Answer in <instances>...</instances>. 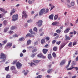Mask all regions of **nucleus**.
<instances>
[{
  "instance_id": "nucleus-15",
  "label": "nucleus",
  "mask_w": 78,
  "mask_h": 78,
  "mask_svg": "<svg viewBox=\"0 0 78 78\" xmlns=\"http://www.w3.org/2000/svg\"><path fill=\"white\" fill-rule=\"evenodd\" d=\"M53 16H54V15H53V14H51L49 16V18L50 19L53 20Z\"/></svg>"
},
{
  "instance_id": "nucleus-29",
  "label": "nucleus",
  "mask_w": 78,
  "mask_h": 78,
  "mask_svg": "<svg viewBox=\"0 0 78 78\" xmlns=\"http://www.w3.org/2000/svg\"><path fill=\"white\" fill-rule=\"evenodd\" d=\"M43 55L41 53L39 54L38 55H37V56L38 57V58H41L42 57V56Z\"/></svg>"
},
{
  "instance_id": "nucleus-26",
  "label": "nucleus",
  "mask_w": 78,
  "mask_h": 78,
  "mask_svg": "<svg viewBox=\"0 0 78 78\" xmlns=\"http://www.w3.org/2000/svg\"><path fill=\"white\" fill-rule=\"evenodd\" d=\"M33 62L34 63H36V64H37L39 63V61L37 60H33Z\"/></svg>"
},
{
  "instance_id": "nucleus-36",
  "label": "nucleus",
  "mask_w": 78,
  "mask_h": 78,
  "mask_svg": "<svg viewBox=\"0 0 78 78\" xmlns=\"http://www.w3.org/2000/svg\"><path fill=\"white\" fill-rule=\"evenodd\" d=\"M15 28H16V26H12L11 28V30H14Z\"/></svg>"
},
{
  "instance_id": "nucleus-34",
  "label": "nucleus",
  "mask_w": 78,
  "mask_h": 78,
  "mask_svg": "<svg viewBox=\"0 0 78 78\" xmlns=\"http://www.w3.org/2000/svg\"><path fill=\"white\" fill-rule=\"evenodd\" d=\"M57 47H54L53 48V50L55 51H56L57 50Z\"/></svg>"
},
{
  "instance_id": "nucleus-31",
  "label": "nucleus",
  "mask_w": 78,
  "mask_h": 78,
  "mask_svg": "<svg viewBox=\"0 0 78 78\" xmlns=\"http://www.w3.org/2000/svg\"><path fill=\"white\" fill-rule=\"evenodd\" d=\"M3 23L4 25H6V24L8 23V22H7V21L5 20L3 21Z\"/></svg>"
},
{
  "instance_id": "nucleus-48",
  "label": "nucleus",
  "mask_w": 78,
  "mask_h": 78,
  "mask_svg": "<svg viewBox=\"0 0 78 78\" xmlns=\"http://www.w3.org/2000/svg\"><path fill=\"white\" fill-rule=\"evenodd\" d=\"M58 35V34L56 33H55L53 35V36L54 37H55L56 36H57Z\"/></svg>"
},
{
  "instance_id": "nucleus-6",
  "label": "nucleus",
  "mask_w": 78,
  "mask_h": 78,
  "mask_svg": "<svg viewBox=\"0 0 78 78\" xmlns=\"http://www.w3.org/2000/svg\"><path fill=\"white\" fill-rule=\"evenodd\" d=\"M0 58L1 59H6V56H5V54L3 53H1V54Z\"/></svg>"
},
{
  "instance_id": "nucleus-1",
  "label": "nucleus",
  "mask_w": 78,
  "mask_h": 78,
  "mask_svg": "<svg viewBox=\"0 0 78 78\" xmlns=\"http://www.w3.org/2000/svg\"><path fill=\"white\" fill-rule=\"evenodd\" d=\"M12 17V20L15 22L16 20L18 19V15L16 14V15H13Z\"/></svg>"
},
{
  "instance_id": "nucleus-21",
  "label": "nucleus",
  "mask_w": 78,
  "mask_h": 78,
  "mask_svg": "<svg viewBox=\"0 0 78 78\" xmlns=\"http://www.w3.org/2000/svg\"><path fill=\"white\" fill-rule=\"evenodd\" d=\"M15 12V10L14 8H13L12 9V10L11 12H10V15H12L13 14H14Z\"/></svg>"
},
{
  "instance_id": "nucleus-19",
  "label": "nucleus",
  "mask_w": 78,
  "mask_h": 78,
  "mask_svg": "<svg viewBox=\"0 0 78 78\" xmlns=\"http://www.w3.org/2000/svg\"><path fill=\"white\" fill-rule=\"evenodd\" d=\"M69 30H70V28H67L64 31L65 33H67L69 31Z\"/></svg>"
},
{
  "instance_id": "nucleus-13",
  "label": "nucleus",
  "mask_w": 78,
  "mask_h": 78,
  "mask_svg": "<svg viewBox=\"0 0 78 78\" xmlns=\"http://www.w3.org/2000/svg\"><path fill=\"white\" fill-rule=\"evenodd\" d=\"M71 62H72V60H70L69 61L68 64L67 65V66H66L65 67V68L66 69H67V68H68V67H69V66H70V63Z\"/></svg>"
},
{
  "instance_id": "nucleus-40",
  "label": "nucleus",
  "mask_w": 78,
  "mask_h": 78,
  "mask_svg": "<svg viewBox=\"0 0 78 78\" xmlns=\"http://www.w3.org/2000/svg\"><path fill=\"white\" fill-rule=\"evenodd\" d=\"M42 77V76L41 75H38L37 77H36L35 78H41Z\"/></svg>"
},
{
  "instance_id": "nucleus-5",
  "label": "nucleus",
  "mask_w": 78,
  "mask_h": 78,
  "mask_svg": "<svg viewBox=\"0 0 78 78\" xmlns=\"http://www.w3.org/2000/svg\"><path fill=\"white\" fill-rule=\"evenodd\" d=\"M22 14L23 15L22 16V19H23V17H25V18H27L28 17V15L27 14V12H26L23 11L22 12Z\"/></svg>"
},
{
  "instance_id": "nucleus-63",
  "label": "nucleus",
  "mask_w": 78,
  "mask_h": 78,
  "mask_svg": "<svg viewBox=\"0 0 78 78\" xmlns=\"http://www.w3.org/2000/svg\"><path fill=\"white\" fill-rule=\"evenodd\" d=\"M76 61H78V56H77L76 58Z\"/></svg>"
},
{
  "instance_id": "nucleus-58",
  "label": "nucleus",
  "mask_w": 78,
  "mask_h": 78,
  "mask_svg": "<svg viewBox=\"0 0 78 78\" xmlns=\"http://www.w3.org/2000/svg\"><path fill=\"white\" fill-rule=\"evenodd\" d=\"M75 55H78V51H76V52L75 53Z\"/></svg>"
},
{
  "instance_id": "nucleus-47",
  "label": "nucleus",
  "mask_w": 78,
  "mask_h": 78,
  "mask_svg": "<svg viewBox=\"0 0 78 78\" xmlns=\"http://www.w3.org/2000/svg\"><path fill=\"white\" fill-rule=\"evenodd\" d=\"M41 58H43V59H45V58H46V56H44V55H43Z\"/></svg>"
},
{
  "instance_id": "nucleus-44",
  "label": "nucleus",
  "mask_w": 78,
  "mask_h": 78,
  "mask_svg": "<svg viewBox=\"0 0 78 78\" xmlns=\"http://www.w3.org/2000/svg\"><path fill=\"white\" fill-rule=\"evenodd\" d=\"M36 54L35 53H34V54H32L31 55V57H32V58H34V56H36Z\"/></svg>"
},
{
  "instance_id": "nucleus-56",
  "label": "nucleus",
  "mask_w": 78,
  "mask_h": 78,
  "mask_svg": "<svg viewBox=\"0 0 78 78\" xmlns=\"http://www.w3.org/2000/svg\"><path fill=\"white\" fill-rule=\"evenodd\" d=\"M12 73H17V71L15 70H14V71H12Z\"/></svg>"
},
{
  "instance_id": "nucleus-14",
  "label": "nucleus",
  "mask_w": 78,
  "mask_h": 78,
  "mask_svg": "<svg viewBox=\"0 0 78 78\" xmlns=\"http://www.w3.org/2000/svg\"><path fill=\"white\" fill-rule=\"evenodd\" d=\"M0 11H2V12H4L5 14H6V13L7 12V11H5V10L4 9L2 8H0Z\"/></svg>"
},
{
  "instance_id": "nucleus-42",
  "label": "nucleus",
  "mask_w": 78,
  "mask_h": 78,
  "mask_svg": "<svg viewBox=\"0 0 78 78\" xmlns=\"http://www.w3.org/2000/svg\"><path fill=\"white\" fill-rule=\"evenodd\" d=\"M72 43L71 42L69 43V44H68V46L69 47H71L72 46Z\"/></svg>"
},
{
  "instance_id": "nucleus-53",
  "label": "nucleus",
  "mask_w": 78,
  "mask_h": 78,
  "mask_svg": "<svg viewBox=\"0 0 78 78\" xmlns=\"http://www.w3.org/2000/svg\"><path fill=\"white\" fill-rule=\"evenodd\" d=\"M44 34V32H42V33H41V34H40V36H43V35Z\"/></svg>"
},
{
  "instance_id": "nucleus-28",
  "label": "nucleus",
  "mask_w": 78,
  "mask_h": 78,
  "mask_svg": "<svg viewBox=\"0 0 78 78\" xmlns=\"http://www.w3.org/2000/svg\"><path fill=\"white\" fill-rule=\"evenodd\" d=\"M17 62V60H15L13 62L12 64H13V65H14L16 64Z\"/></svg>"
},
{
  "instance_id": "nucleus-39",
  "label": "nucleus",
  "mask_w": 78,
  "mask_h": 78,
  "mask_svg": "<svg viewBox=\"0 0 78 78\" xmlns=\"http://www.w3.org/2000/svg\"><path fill=\"white\" fill-rule=\"evenodd\" d=\"M52 55L53 56V57H54V58H56V53L55 52H53L52 53Z\"/></svg>"
},
{
  "instance_id": "nucleus-22",
  "label": "nucleus",
  "mask_w": 78,
  "mask_h": 78,
  "mask_svg": "<svg viewBox=\"0 0 78 78\" xmlns=\"http://www.w3.org/2000/svg\"><path fill=\"white\" fill-rule=\"evenodd\" d=\"M10 70H16V68H15L14 66H12L11 67Z\"/></svg>"
},
{
  "instance_id": "nucleus-55",
  "label": "nucleus",
  "mask_w": 78,
  "mask_h": 78,
  "mask_svg": "<svg viewBox=\"0 0 78 78\" xmlns=\"http://www.w3.org/2000/svg\"><path fill=\"white\" fill-rule=\"evenodd\" d=\"M3 17V14H0V18H2V17Z\"/></svg>"
},
{
  "instance_id": "nucleus-23",
  "label": "nucleus",
  "mask_w": 78,
  "mask_h": 78,
  "mask_svg": "<svg viewBox=\"0 0 78 78\" xmlns=\"http://www.w3.org/2000/svg\"><path fill=\"white\" fill-rule=\"evenodd\" d=\"M12 43H8L6 45L7 47H11L12 46Z\"/></svg>"
},
{
  "instance_id": "nucleus-25",
  "label": "nucleus",
  "mask_w": 78,
  "mask_h": 78,
  "mask_svg": "<svg viewBox=\"0 0 78 78\" xmlns=\"http://www.w3.org/2000/svg\"><path fill=\"white\" fill-rule=\"evenodd\" d=\"M29 32L32 34H35V33L34 32H33V30L32 29H30L29 30Z\"/></svg>"
},
{
  "instance_id": "nucleus-60",
  "label": "nucleus",
  "mask_w": 78,
  "mask_h": 78,
  "mask_svg": "<svg viewBox=\"0 0 78 78\" xmlns=\"http://www.w3.org/2000/svg\"><path fill=\"white\" fill-rule=\"evenodd\" d=\"M33 47L32 46H29L27 47V48L29 49V48H31Z\"/></svg>"
},
{
  "instance_id": "nucleus-27",
  "label": "nucleus",
  "mask_w": 78,
  "mask_h": 78,
  "mask_svg": "<svg viewBox=\"0 0 78 78\" xmlns=\"http://www.w3.org/2000/svg\"><path fill=\"white\" fill-rule=\"evenodd\" d=\"M45 42V40L44 39H43L41 41V44H44Z\"/></svg>"
},
{
  "instance_id": "nucleus-64",
  "label": "nucleus",
  "mask_w": 78,
  "mask_h": 78,
  "mask_svg": "<svg viewBox=\"0 0 78 78\" xmlns=\"http://www.w3.org/2000/svg\"><path fill=\"white\" fill-rule=\"evenodd\" d=\"M34 13V11H32L31 12V14H33Z\"/></svg>"
},
{
  "instance_id": "nucleus-59",
  "label": "nucleus",
  "mask_w": 78,
  "mask_h": 78,
  "mask_svg": "<svg viewBox=\"0 0 78 78\" xmlns=\"http://www.w3.org/2000/svg\"><path fill=\"white\" fill-rule=\"evenodd\" d=\"M73 33H74V34L75 35V34H76V33L77 32H76V31H75V30H73Z\"/></svg>"
},
{
  "instance_id": "nucleus-46",
  "label": "nucleus",
  "mask_w": 78,
  "mask_h": 78,
  "mask_svg": "<svg viewBox=\"0 0 78 78\" xmlns=\"http://www.w3.org/2000/svg\"><path fill=\"white\" fill-rule=\"evenodd\" d=\"M7 42V40H4L2 41V43L4 44H5Z\"/></svg>"
},
{
  "instance_id": "nucleus-10",
  "label": "nucleus",
  "mask_w": 78,
  "mask_h": 78,
  "mask_svg": "<svg viewBox=\"0 0 78 78\" xmlns=\"http://www.w3.org/2000/svg\"><path fill=\"white\" fill-rule=\"evenodd\" d=\"M29 72V71L28 70L27 71V72H25V70H23L22 72L23 73H24V75L25 76H27V75L28 74V73Z\"/></svg>"
},
{
  "instance_id": "nucleus-8",
  "label": "nucleus",
  "mask_w": 78,
  "mask_h": 78,
  "mask_svg": "<svg viewBox=\"0 0 78 78\" xmlns=\"http://www.w3.org/2000/svg\"><path fill=\"white\" fill-rule=\"evenodd\" d=\"M48 51V50L46 49H43L42 50V51L44 54H46L47 52Z\"/></svg>"
},
{
  "instance_id": "nucleus-51",
  "label": "nucleus",
  "mask_w": 78,
  "mask_h": 78,
  "mask_svg": "<svg viewBox=\"0 0 78 78\" xmlns=\"http://www.w3.org/2000/svg\"><path fill=\"white\" fill-rule=\"evenodd\" d=\"M51 71H52V69H51L48 70L47 71V72L48 73H50V72H51Z\"/></svg>"
},
{
  "instance_id": "nucleus-7",
  "label": "nucleus",
  "mask_w": 78,
  "mask_h": 78,
  "mask_svg": "<svg viewBox=\"0 0 78 78\" xmlns=\"http://www.w3.org/2000/svg\"><path fill=\"white\" fill-rule=\"evenodd\" d=\"M65 41H70V37L67 36V35H66L65 36Z\"/></svg>"
},
{
  "instance_id": "nucleus-4",
  "label": "nucleus",
  "mask_w": 78,
  "mask_h": 78,
  "mask_svg": "<svg viewBox=\"0 0 78 78\" xmlns=\"http://www.w3.org/2000/svg\"><path fill=\"white\" fill-rule=\"evenodd\" d=\"M16 66L17 69H20L21 67H22V65L21 63L19 62H18L16 63Z\"/></svg>"
},
{
  "instance_id": "nucleus-18",
  "label": "nucleus",
  "mask_w": 78,
  "mask_h": 78,
  "mask_svg": "<svg viewBox=\"0 0 78 78\" xmlns=\"http://www.w3.org/2000/svg\"><path fill=\"white\" fill-rule=\"evenodd\" d=\"M30 66L31 67H34V66H36V65L33 62H31L30 63Z\"/></svg>"
},
{
  "instance_id": "nucleus-3",
  "label": "nucleus",
  "mask_w": 78,
  "mask_h": 78,
  "mask_svg": "<svg viewBox=\"0 0 78 78\" xmlns=\"http://www.w3.org/2000/svg\"><path fill=\"white\" fill-rule=\"evenodd\" d=\"M44 14H45V12L44 8L41 9L39 12L40 16H42V15H43Z\"/></svg>"
},
{
  "instance_id": "nucleus-24",
  "label": "nucleus",
  "mask_w": 78,
  "mask_h": 78,
  "mask_svg": "<svg viewBox=\"0 0 78 78\" xmlns=\"http://www.w3.org/2000/svg\"><path fill=\"white\" fill-rule=\"evenodd\" d=\"M25 37H22L21 38H20L19 39V40L20 41H25V39H24V38Z\"/></svg>"
},
{
  "instance_id": "nucleus-16",
  "label": "nucleus",
  "mask_w": 78,
  "mask_h": 78,
  "mask_svg": "<svg viewBox=\"0 0 78 78\" xmlns=\"http://www.w3.org/2000/svg\"><path fill=\"white\" fill-rule=\"evenodd\" d=\"M62 31L61 30L58 29L56 30V32L57 33H58V34H60L61 32Z\"/></svg>"
},
{
  "instance_id": "nucleus-12",
  "label": "nucleus",
  "mask_w": 78,
  "mask_h": 78,
  "mask_svg": "<svg viewBox=\"0 0 78 78\" xmlns=\"http://www.w3.org/2000/svg\"><path fill=\"white\" fill-rule=\"evenodd\" d=\"M66 64V59L62 60L60 63V66H62L64 64Z\"/></svg>"
},
{
  "instance_id": "nucleus-62",
  "label": "nucleus",
  "mask_w": 78,
  "mask_h": 78,
  "mask_svg": "<svg viewBox=\"0 0 78 78\" xmlns=\"http://www.w3.org/2000/svg\"><path fill=\"white\" fill-rule=\"evenodd\" d=\"M4 32H6L7 31H8V29H5L4 30Z\"/></svg>"
},
{
  "instance_id": "nucleus-32",
  "label": "nucleus",
  "mask_w": 78,
  "mask_h": 78,
  "mask_svg": "<svg viewBox=\"0 0 78 78\" xmlns=\"http://www.w3.org/2000/svg\"><path fill=\"white\" fill-rule=\"evenodd\" d=\"M9 66H8L7 67H6L5 68V70L6 71H9Z\"/></svg>"
},
{
  "instance_id": "nucleus-11",
  "label": "nucleus",
  "mask_w": 78,
  "mask_h": 78,
  "mask_svg": "<svg viewBox=\"0 0 78 78\" xmlns=\"http://www.w3.org/2000/svg\"><path fill=\"white\" fill-rule=\"evenodd\" d=\"M58 24H59V22H55L52 23L51 24V25H53V26H56V25Z\"/></svg>"
},
{
  "instance_id": "nucleus-49",
  "label": "nucleus",
  "mask_w": 78,
  "mask_h": 78,
  "mask_svg": "<svg viewBox=\"0 0 78 78\" xmlns=\"http://www.w3.org/2000/svg\"><path fill=\"white\" fill-rule=\"evenodd\" d=\"M76 42L74 41L73 42V46H74V45H76Z\"/></svg>"
},
{
  "instance_id": "nucleus-2",
  "label": "nucleus",
  "mask_w": 78,
  "mask_h": 78,
  "mask_svg": "<svg viewBox=\"0 0 78 78\" xmlns=\"http://www.w3.org/2000/svg\"><path fill=\"white\" fill-rule=\"evenodd\" d=\"M42 23H43V21H42V20H39L38 22H37V23L38 24V27H41L42 25Z\"/></svg>"
},
{
  "instance_id": "nucleus-54",
  "label": "nucleus",
  "mask_w": 78,
  "mask_h": 78,
  "mask_svg": "<svg viewBox=\"0 0 78 78\" xmlns=\"http://www.w3.org/2000/svg\"><path fill=\"white\" fill-rule=\"evenodd\" d=\"M37 28H36V27H34V30L35 31H37Z\"/></svg>"
},
{
  "instance_id": "nucleus-52",
  "label": "nucleus",
  "mask_w": 78,
  "mask_h": 78,
  "mask_svg": "<svg viewBox=\"0 0 78 78\" xmlns=\"http://www.w3.org/2000/svg\"><path fill=\"white\" fill-rule=\"evenodd\" d=\"M55 42H56V40H54L52 41V44H55Z\"/></svg>"
},
{
  "instance_id": "nucleus-38",
  "label": "nucleus",
  "mask_w": 78,
  "mask_h": 78,
  "mask_svg": "<svg viewBox=\"0 0 78 78\" xmlns=\"http://www.w3.org/2000/svg\"><path fill=\"white\" fill-rule=\"evenodd\" d=\"M58 16L57 15H55L54 16V20H57V19H58Z\"/></svg>"
},
{
  "instance_id": "nucleus-30",
  "label": "nucleus",
  "mask_w": 78,
  "mask_h": 78,
  "mask_svg": "<svg viewBox=\"0 0 78 78\" xmlns=\"http://www.w3.org/2000/svg\"><path fill=\"white\" fill-rule=\"evenodd\" d=\"M31 43V40H29L27 41V45H29Z\"/></svg>"
},
{
  "instance_id": "nucleus-57",
  "label": "nucleus",
  "mask_w": 78,
  "mask_h": 78,
  "mask_svg": "<svg viewBox=\"0 0 78 78\" xmlns=\"http://www.w3.org/2000/svg\"><path fill=\"white\" fill-rule=\"evenodd\" d=\"M71 4L72 6H74V5H75V3L74 2H72L71 3Z\"/></svg>"
},
{
  "instance_id": "nucleus-45",
  "label": "nucleus",
  "mask_w": 78,
  "mask_h": 78,
  "mask_svg": "<svg viewBox=\"0 0 78 78\" xmlns=\"http://www.w3.org/2000/svg\"><path fill=\"white\" fill-rule=\"evenodd\" d=\"M46 40H47V41H49V40H50V37H47L45 38Z\"/></svg>"
},
{
  "instance_id": "nucleus-33",
  "label": "nucleus",
  "mask_w": 78,
  "mask_h": 78,
  "mask_svg": "<svg viewBox=\"0 0 78 78\" xmlns=\"http://www.w3.org/2000/svg\"><path fill=\"white\" fill-rule=\"evenodd\" d=\"M48 59H51V54H49L48 55Z\"/></svg>"
},
{
  "instance_id": "nucleus-50",
  "label": "nucleus",
  "mask_w": 78,
  "mask_h": 78,
  "mask_svg": "<svg viewBox=\"0 0 78 78\" xmlns=\"http://www.w3.org/2000/svg\"><path fill=\"white\" fill-rule=\"evenodd\" d=\"M13 37H18V35H17V34H15V35L13 36Z\"/></svg>"
},
{
  "instance_id": "nucleus-41",
  "label": "nucleus",
  "mask_w": 78,
  "mask_h": 78,
  "mask_svg": "<svg viewBox=\"0 0 78 78\" xmlns=\"http://www.w3.org/2000/svg\"><path fill=\"white\" fill-rule=\"evenodd\" d=\"M61 41H57V42H56V45H59V44H61Z\"/></svg>"
},
{
  "instance_id": "nucleus-37",
  "label": "nucleus",
  "mask_w": 78,
  "mask_h": 78,
  "mask_svg": "<svg viewBox=\"0 0 78 78\" xmlns=\"http://www.w3.org/2000/svg\"><path fill=\"white\" fill-rule=\"evenodd\" d=\"M49 11V9H47L46 10L45 9V14H47V13Z\"/></svg>"
},
{
  "instance_id": "nucleus-9",
  "label": "nucleus",
  "mask_w": 78,
  "mask_h": 78,
  "mask_svg": "<svg viewBox=\"0 0 78 78\" xmlns=\"http://www.w3.org/2000/svg\"><path fill=\"white\" fill-rule=\"evenodd\" d=\"M26 37H33L34 35H32V34H30L28 33L26 35Z\"/></svg>"
},
{
  "instance_id": "nucleus-35",
  "label": "nucleus",
  "mask_w": 78,
  "mask_h": 78,
  "mask_svg": "<svg viewBox=\"0 0 78 78\" xmlns=\"http://www.w3.org/2000/svg\"><path fill=\"white\" fill-rule=\"evenodd\" d=\"M37 50L36 48H35L32 50V53H34V52H36Z\"/></svg>"
},
{
  "instance_id": "nucleus-17",
  "label": "nucleus",
  "mask_w": 78,
  "mask_h": 78,
  "mask_svg": "<svg viewBox=\"0 0 78 78\" xmlns=\"http://www.w3.org/2000/svg\"><path fill=\"white\" fill-rule=\"evenodd\" d=\"M66 44H62L60 46V48L59 50H61V49L64 47L66 45Z\"/></svg>"
},
{
  "instance_id": "nucleus-20",
  "label": "nucleus",
  "mask_w": 78,
  "mask_h": 78,
  "mask_svg": "<svg viewBox=\"0 0 78 78\" xmlns=\"http://www.w3.org/2000/svg\"><path fill=\"white\" fill-rule=\"evenodd\" d=\"M71 67L72 68H67L66 69L67 70H72V69L75 68V67L73 66V65L71 66Z\"/></svg>"
},
{
  "instance_id": "nucleus-61",
  "label": "nucleus",
  "mask_w": 78,
  "mask_h": 78,
  "mask_svg": "<svg viewBox=\"0 0 78 78\" xmlns=\"http://www.w3.org/2000/svg\"><path fill=\"white\" fill-rule=\"evenodd\" d=\"M28 3H29V4H32V2L31 1H29Z\"/></svg>"
},
{
  "instance_id": "nucleus-43",
  "label": "nucleus",
  "mask_w": 78,
  "mask_h": 78,
  "mask_svg": "<svg viewBox=\"0 0 78 78\" xmlns=\"http://www.w3.org/2000/svg\"><path fill=\"white\" fill-rule=\"evenodd\" d=\"M6 78H11V76L9 74H7L6 75Z\"/></svg>"
}]
</instances>
